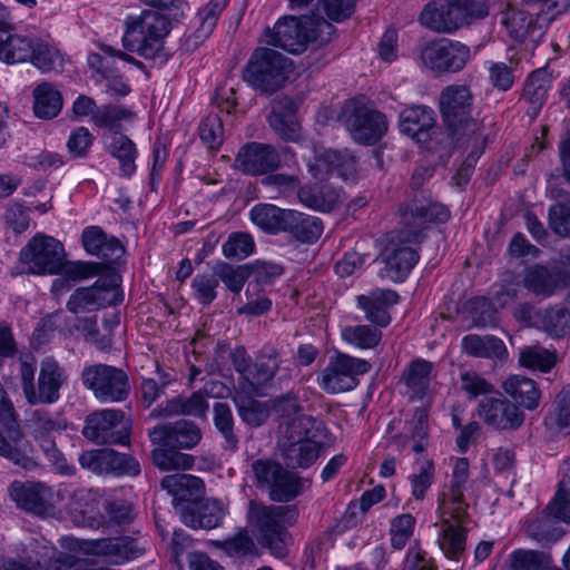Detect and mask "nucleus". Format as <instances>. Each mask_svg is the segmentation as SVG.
<instances>
[{
	"instance_id": "f257e3e1",
	"label": "nucleus",
	"mask_w": 570,
	"mask_h": 570,
	"mask_svg": "<svg viewBox=\"0 0 570 570\" xmlns=\"http://www.w3.org/2000/svg\"><path fill=\"white\" fill-rule=\"evenodd\" d=\"M400 227L386 235L381 252L384 268L381 277L404 282L420 259V245L430 224H443L450 218L446 206L425 198H413L400 205Z\"/></svg>"
},
{
	"instance_id": "f03ea898",
	"label": "nucleus",
	"mask_w": 570,
	"mask_h": 570,
	"mask_svg": "<svg viewBox=\"0 0 570 570\" xmlns=\"http://www.w3.org/2000/svg\"><path fill=\"white\" fill-rule=\"evenodd\" d=\"M469 478V461L460 458L455 461L449 491L443 494L439 507L440 527L438 543L443 553L459 561L465 551L466 530L463 523L469 519V504L464 500L465 484Z\"/></svg>"
},
{
	"instance_id": "7ed1b4c3",
	"label": "nucleus",
	"mask_w": 570,
	"mask_h": 570,
	"mask_svg": "<svg viewBox=\"0 0 570 570\" xmlns=\"http://www.w3.org/2000/svg\"><path fill=\"white\" fill-rule=\"evenodd\" d=\"M491 0H433L419 14L422 27L435 33L452 35L490 13Z\"/></svg>"
},
{
	"instance_id": "20e7f679",
	"label": "nucleus",
	"mask_w": 570,
	"mask_h": 570,
	"mask_svg": "<svg viewBox=\"0 0 570 570\" xmlns=\"http://www.w3.org/2000/svg\"><path fill=\"white\" fill-rule=\"evenodd\" d=\"M124 24L121 42L127 51L136 52L145 59H155L160 56L164 40L171 29L166 14L144 10L138 16H128Z\"/></svg>"
},
{
	"instance_id": "39448f33",
	"label": "nucleus",
	"mask_w": 570,
	"mask_h": 570,
	"mask_svg": "<svg viewBox=\"0 0 570 570\" xmlns=\"http://www.w3.org/2000/svg\"><path fill=\"white\" fill-rule=\"evenodd\" d=\"M236 393L233 401L242 421L252 426L264 424L271 415L278 421V428H309L315 425V419L302 413V407L294 397H281L273 402H261L252 396Z\"/></svg>"
},
{
	"instance_id": "423d86ee",
	"label": "nucleus",
	"mask_w": 570,
	"mask_h": 570,
	"mask_svg": "<svg viewBox=\"0 0 570 570\" xmlns=\"http://www.w3.org/2000/svg\"><path fill=\"white\" fill-rule=\"evenodd\" d=\"M473 95L465 85H449L440 94V112L448 134L461 141L479 138L482 122L472 117Z\"/></svg>"
},
{
	"instance_id": "0eeeda50",
	"label": "nucleus",
	"mask_w": 570,
	"mask_h": 570,
	"mask_svg": "<svg viewBox=\"0 0 570 570\" xmlns=\"http://www.w3.org/2000/svg\"><path fill=\"white\" fill-rule=\"evenodd\" d=\"M298 517L295 505H264L250 502L249 520L258 543L276 557L286 554L287 525Z\"/></svg>"
},
{
	"instance_id": "6e6552de",
	"label": "nucleus",
	"mask_w": 570,
	"mask_h": 570,
	"mask_svg": "<svg viewBox=\"0 0 570 570\" xmlns=\"http://www.w3.org/2000/svg\"><path fill=\"white\" fill-rule=\"evenodd\" d=\"M58 51L36 35L12 33L0 28V60L6 63L30 62L43 72L53 69Z\"/></svg>"
},
{
	"instance_id": "1a4fd4ad",
	"label": "nucleus",
	"mask_w": 570,
	"mask_h": 570,
	"mask_svg": "<svg viewBox=\"0 0 570 570\" xmlns=\"http://www.w3.org/2000/svg\"><path fill=\"white\" fill-rule=\"evenodd\" d=\"M149 438L156 445L151 452L153 463L163 471H169L193 466V456L179 450L198 444L202 434L200 430H149Z\"/></svg>"
},
{
	"instance_id": "9d476101",
	"label": "nucleus",
	"mask_w": 570,
	"mask_h": 570,
	"mask_svg": "<svg viewBox=\"0 0 570 570\" xmlns=\"http://www.w3.org/2000/svg\"><path fill=\"white\" fill-rule=\"evenodd\" d=\"M255 484L265 490L273 502L287 503L301 495L306 480L272 459H257L252 465Z\"/></svg>"
},
{
	"instance_id": "9b49d317",
	"label": "nucleus",
	"mask_w": 570,
	"mask_h": 570,
	"mask_svg": "<svg viewBox=\"0 0 570 570\" xmlns=\"http://www.w3.org/2000/svg\"><path fill=\"white\" fill-rule=\"evenodd\" d=\"M333 29V24L321 17H284L268 30L267 42L296 55L303 52L309 42L316 41L321 33H331Z\"/></svg>"
},
{
	"instance_id": "f8f14e48",
	"label": "nucleus",
	"mask_w": 570,
	"mask_h": 570,
	"mask_svg": "<svg viewBox=\"0 0 570 570\" xmlns=\"http://www.w3.org/2000/svg\"><path fill=\"white\" fill-rule=\"evenodd\" d=\"M82 386L100 403L125 402L131 392L128 373L105 363L86 364L80 373Z\"/></svg>"
},
{
	"instance_id": "ddd939ff",
	"label": "nucleus",
	"mask_w": 570,
	"mask_h": 570,
	"mask_svg": "<svg viewBox=\"0 0 570 570\" xmlns=\"http://www.w3.org/2000/svg\"><path fill=\"white\" fill-rule=\"evenodd\" d=\"M291 69L292 61L281 52L257 48L246 65L244 79L255 89L272 94L284 85Z\"/></svg>"
},
{
	"instance_id": "4468645a",
	"label": "nucleus",
	"mask_w": 570,
	"mask_h": 570,
	"mask_svg": "<svg viewBox=\"0 0 570 570\" xmlns=\"http://www.w3.org/2000/svg\"><path fill=\"white\" fill-rule=\"evenodd\" d=\"M342 119L352 138L362 145L376 144L389 129V121L383 112L354 100L344 105Z\"/></svg>"
},
{
	"instance_id": "2eb2a0df",
	"label": "nucleus",
	"mask_w": 570,
	"mask_h": 570,
	"mask_svg": "<svg viewBox=\"0 0 570 570\" xmlns=\"http://www.w3.org/2000/svg\"><path fill=\"white\" fill-rule=\"evenodd\" d=\"M63 245L56 238L35 235L20 250L19 261L29 274L55 275L63 266Z\"/></svg>"
},
{
	"instance_id": "dca6fc26",
	"label": "nucleus",
	"mask_w": 570,
	"mask_h": 570,
	"mask_svg": "<svg viewBox=\"0 0 570 570\" xmlns=\"http://www.w3.org/2000/svg\"><path fill=\"white\" fill-rule=\"evenodd\" d=\"M122 301L119 293L118 276L109 275L98 278L92 285L78 287L69 296L66 308L68 312L78 315L92 313L117 305Z\"/></svg>"
},
{
	"instance_id": "f3484780",
	"label": "nucleus",
	"mask_w": 570,
	"mask_h": 570,
	"mask_svg": "<svg viewBox=\"0 0 570 570\" xmlns=\"http://www.w3.org/2000/svg\"><path fill=\"white\" fill-rule=\"evenodd\" d=\"M371 368L366 360L338 353L330 357L325 368L317 377L318 385L327 393L337 394L351 391L358 384V376Z\"/></svg>"
},
{
	"instance_id": "a211bd4d",
	"label": "nucleus",
	"mask_w": 570,
	"mask_h": 570,
	"mask_svg": "<svg viewBox=\"0 0 570 570\" xmlns=\"http://www.w3.org/2000/svg\"><path fill=\"white\" fill-rule=\"evenodd\" d=\"M470 59L469 46L448 38L432 40L421 51L423 65L435 75L459 72Z\"/></svg>"
},
{
	"instance_id": "6ab92c4d",
	"label": "nucleus",
	"mask_w": 570,
	"mask_h": 570,
	"mask_svg": "<svg viewBox=\"0 0 570 570\" xmlns=\"http://www.w3.org/2000/svg\"><path fill=\"white\" fill-rule=\"evenodd\" d=\"M309 430H284L277 439L281 456L288 469L306 470L318 459L322 443L308 435Z\"/></svg>"
},
{
	"instance_id": "aec40b11",
	"label": "nucleus",
	"mask_w": 570,
	"mask_h": 570,
	"mask_svg": "<svg viewBox=\"0 0 570 570\" xmlns=\"http://www.w3.org/2000/svg\"><path fill=\"white\" fill-rule=\"evenodd\" d=\"M235 163L242 173L259 176L276 170L281 165V155L269 144L252 141L238 150Z\"/></svg>"
},
{
	"instance_id": "412c9836",
	"label": "nucleus",
	"mask_w": 570,
	"mask_h": 570,
	"mask_svg": "<svg viewBox=\"0 0 570 570\" xmlns=\"http://www.w3.org/2000/svg\"><path fill=\"white\" fill-rule=\"evenodd\" d=\"M569 274L559 268L534 264L523 269L522 286L537 297L549 298L568 285Z\"/></svg>"
},
{
	"instance_id": "4be33fe9",
	"label": "nucleus",
	"mask_w": 570,
	"mask_h": 570,
	"mask_svg": "<svg viewBox=\"0 0 570 570\" xmlns=\"http://www.w3.org/2000/svg\"><path fill=\"white\" fill-rule=\"evenodd\" d=\"M9 497L18 508L39 517L49 514L53 509L52 492L41 483L14 481L9 487Z\"/></svg>"
},
{
	"instance_id": "5701e85b",
	"label": "nucleus",
	"mask_w": 570,
	"mask_h": 570,
	"mask_svg": "<svg viewBox=\"0 0 570 570\" xmlns=\"http://www.w3.org/2000/svg\"><path fill=\"white\" fill-rule=\"evenodd\" d=\"M476 414L482 423L494 428H520L524 421V413L518 405L498 397L481 400Z\"/></svg>"
},
{
	"instance_id": "b1692460",
	"label": "nucleus",
	"mask_w": 570,
	"mask_h": 570,
	"mask_svg": "<svg viewBox=\"0 0 570 570\" xmlns=\"http://www.w3.org/2000/svg\"><path fill=\"white\" fill-rule=\"evenodd\" d=\"M402 134L411 137L417 144H428L435 132V114L424 105H413L403 109L399 117Z\"/></svg>"
},
{
	"instance_id": "393cba45",
	"label": "nucleus",
	"mask_w": 570,
	"mask_h": 570,
	"mask_svg": "<svg viewBox=\"0 0 570 570\" xmlns=\"http://www.w3.org/2000/svg\"><path fill=\"white\" fill-rule=\"evenodd\" d=\"M399 302V294L393 289L375 288L357 296V305L365 318L381 327L391 323L390 308Z\"/></svg>"
},
{
	"instance_id": "a878e982",
	"label": "nucleus",
	"mask_w": 570,
	"mask_h": 570,
	"mask_svg": "<svg viewBox=\"0 0 570 570\" xmlns=\"http://www.w3.org/2000/svg\"><path fill=\"white\" fill-rule=\"evenodd\" d=\"M67 381L65 370L53 357H46L41 361L38 377V391L36 397H31L30 403L51 404L59 400L60 389Z\"/></svg>"
},
{
	"instance_id": "bb28decb",
	"label": "nucleus",
	"mask_w": 570,
	"mask_h": 570,
	"mask_svg": "<svg viewBox=\"0 0 570 570\" xmlns=\"http://www.w3.org/2000/svg\"><path fill=\"white\" fill-rule=\"evenodd\" d=\"M161 487L173 495V504L181 515V509L202 499L204 482L190 474H171L161 480Z\"/></svg>"
},
{
	"instance_id": "cd10ccee",
	"label": "nucleus",
	"mask_w": 570,
	"mask_h": 570,
	"mask_svg": "<svg viewBox=\"0 0 570 570\" xmlns=\"http://www.w3.org/2000/svg\"><path fill=\"white\" fill-rule=\"evenodd\" d=\"M90 551L107 558L114 564H122L144 554L145 550L130 537L102 538L90 542Z\"/></svg>"
},
{
	"instance_id": "c85d7f7f",
	"label": "nucleus",
	"mask_w": 570,
	"mask_h": 570,
	"mask_svg": "<svg viewBox=\"0 0 570 570\" xmlns=\"http://www.w3.org/2000/svg\"><path fill=\"white\" fill-rule=\"evenodd\" d=\"M309 171L317 179L337 177L344 180L353 178L356 173V159L348 153L328 150L309 165Z\"/></svg>"
},
{
	"instance_id": "c756f323",
	"label": "nucleus",
	"mask_w": 570,
	"mask_h": 570,
	"mask_svg": "<svg viewBox=\"0 0 570 570\" xmlns=\"http://www.w3.org/2000/svg\"><path fill=\"white\" fill-rule=\"evenodd\" d=\"M225 517V509L217 500L200 499L181 509L180 520L193 529H214Z\"/></svg>"
},
{
	"instance_id": "7c9ffc66",
	"label": "nucleus",
	"mask_w": 570,
	"mask_h": 570,
	"mask_svg": "<svg viewBox=\"0 0 570 570\" xmlns=\"http://www.w3.org/2000/svg\"><path fill=\"white\" fill-rule=\"evenodd\" d=\"M268 122L272 129L285 141H298L301 126L296 118V105L288 97L274 101Z\"/></svg>"
},
{
	"instance_id": "2f4dec72",
	"label": "nucleus",
	"mask_w": 570,
	"mask_h": 570,
	"mask_svg": "<svg viewBox=\"0 0 570 570\" xmlns=\"http://www.w3.org/2000/svg\"><path fill=\"white\" fill-rule=\"evenodd\" d=\"M56 554L52 547L31 543L22 561L9 560L4 563V570H63L66 563Z\"/></svg>"
},
{
	"instance_id": "473e14b6",
	"label": "nucleus",
	"mask_w": 570,
	"mask_h": 570,
	"mask_svg": "<svg viewBox=\"0 0 570 570\" xmlns=\"http://www.w3.org/2000/svg\"><path fill=\"white\" fill-rule=\"evenodd\" d=\"M558 521L560 520L547 507L542 513L527 519L523 529L530 539L542 547H549L557 543L564 535V531Z\"/></svg>"
},
{
	"instance_id": "72a5a7b5",
	"label": "nucleus",
	"mask_w": 570,
	"mask_h": 570,
	"mask_svg": "<svg viewBox=\"0 0 570 570\" xmlns=\"http://www.w3.org/2000/svg\"><path fill=\"white\" fill-rule=\"evenodd\" d=\"M342 189L335 187L333 183L330 181L306 185L298 190V198L302 204L321 212L332 210L342 202Z\"/></svg>"
},
{
	"instance_id": "f704fd0d",
	"label": "nucleus",
	"mask_w": 570,
	"mask_h": 570,
	"mask_svg": "<svg viewBox=\"0 0 570 570\" xmlns=\"http://www.w3.org/2000/svg\"><path fill=\"white\" fill-rule=\"evenodd\" d=\"M108 154L119 161V169L125 177H131L137 167L138 150L136 144L120 131H112L104 138Z\"/></svg>"
},
{
	"instance_id": "c9c22d12",
	"label": "nucleus",
	"mask_w": 570,
	"mask_h": 570,
	"mask_svg": "<svg viewBox=\"0 0 570 570\" xmlns=\"http://www.w3.org/2000/svg\"><path fill=\"white\" fill-rule=\"evenodd\" d=\"M551 85V75L547 68L533 70L527 78L522 98L529 104L528 115L537 116L546 104Z\"/></svg>"
},
{
	"instance_id": "e433bc0d",
	"label": "nucleus",
	"mask_w": 570,
	"mask_h": 570,
	"mask_svg": "<svg viewBox=\"0 0 570 570\" xmlns=\"http://www.w3.org/2000/svg\"><path fill=\"white\" fill-rule=\"evenodd\" d=\"M284 233L291 234L295 239L312 244L323 233V223L318 217L289 209L284 220Z\"/></svg>"
},
{
	"instance_id": "4c0bfd02",
	"label": "nucleus",
	"mask_w": 570,
	"mask_h": 570,
	"mask_svg": "<svg viewBox=\"0 0 570 570\" xmlns=\"http://www.w3.org/2000/svg\"><path fill=\"white\" fill-rule=\"evenodd\" d=\"M95 508L96 501L91 490L81 488L75 490L70 495L67 511L76 525L95 528L100 524L99 520L92 514Z\"/></svg>"
},
{
	"instance_id": "58836bf2",
	"label": "nucleus",
	"mask_w": 570,
	"mask_h": 570,
	"mask_svg": "<svg viewBox=\"0 0 570 570\" xmlns=\"http://www.w3.org/2000/svg\"><path fill=\"white\" fill-rule=\"evenodd\" d=\"M502 389L507 395L527 410L532 411L539 405L541 393L531 379L512 375L503 382Z\"/></svg>"
},
{
	"instance_id": "ea45409f",
	"label": "nucleus",
	"mask_w": 570,
	"mask_h": 570,
	"mask_svg": "<svg viewBox=\"0 0 570 570\" xmlns=\"http://www.w3.org/2000/svg\"><path fill=\"white\" fill-rule=\"evenodd\" d=\"M462 350L473 357L481 358H501L507 352L503 341L499 337L478 334L465 335L462 338Z\"/></svg>"
},
{
	"instance_id": "a19ab883",
	"label": "nucleus",
	"mask_w": 570,
	"mask_h": 570,
	"mask_svg": "<svg viewBox=\"0 0 570 570\" xmlns=\"http://www.w3.org/2000/svg\"><path fill=\"white\" fill-rule=\"evenodd\" d=\"M289 209H282L273 204H258L250 209L252 222L268 234L284 233Z\"/></svg>"
},
{
	"instance_id": "79ce46f5",
	"label": "nucleus",
	"mask_w": 570,
	"mask_h": 570,
	"mask_svg": "<svg viewBox=\"0 0 570 570\" xmlns=\"http://www.w3.org/2000/svg\"><path fill=\"white\" fill-rule=\"evenodd\" d=\"M33 110L36 116L43 119H52L62 109V96L51 83L42 82L33 90Z\"/></svg>"
},
{
	"instance_id": "37998d69",
	"label": "nucleus",
	"mask_w": 570,
	"mask_h": 570,
	"mask_svg": "<svg viewBox=\"0 0 570 570\" xmlns=\"http://www.w3.org/2000/svg\"><path fill=\"white\" fill-rule=\"evenodd\" d=\"M561 469L562 476L548 508L554 517L570 525V456L563 460Z\"/></svg>"
},
{
	"instance_id": "c03bdc74",
	"label": "nucleus",
	"mask_w": 570,
	"mask_h": 570,
	"mask_svg": "<svg viewBox=\"0 0 570 570\" xmlns=\"http://www.w3.org/2000/svg\"><path fill=\"white\" fill-rule=\"evenodd\" d=\"M227 6V0H210L204 8L199 9L196 16L198 27L190 37L194 45L203 43L216 28L220 13Z\"/></svg>"
},
{
	"instance_id": "a18cd8bd",
	"label": "nucleus",
	"mask_w": 570,
	"mask_h": 570,
	"mask_svg": "<svg viewBox=\"0 0 570 570\" xmlns=\"http://www.w3.org/2000/svg\"><path fill=\"white\" fill-rule=\"evenodd\" d=\"M433 364L417 358L410 363L402 375V380L412 393V397L422 399L430 385V376Z\"/></svg>"
},
{
	"instance_id": "49530a36",
	"label": "nucleus",
	"mask_w": 570,
	"mask_h": 570,
	"mask_svg": "<svg viewBox=\"0 0 570 570\" xmlns=\"http://www.w3.org/2000/svg\"><path fill=\"white\" fill-rule=\"evenodd\" d=\"M551 563V554L540 550L515 549L508 556L510 570H548Z\"/></svg>"
},
{
	"instance_id": "de8ad7c7",
	"label": "nucleus",
	"mask_w": 570,
	"mask_h": 570,
	"mask_svg": "<svg viewBox=\"0 0 570 570\" xmlns=\"http://www.w3.org/2000/svg\"><path fill=\"white\" fill-rule=\"evenodd\" d=\"M30 451L22 430H0V455L19 464Z\"/></svg>"
},
{
	"instance_id": "09e8293b",
	"label": "nucleus",
	"mask_w": 570,
	"mask_h": 570,
	"mask_svg": "<svg viewBox=\"0 0 570 570\" xmlns=\"http://www.w3.org/2000/svg\"><path fill=\"white\" fill-rule=\"evenodd\" d=\"M543 330L553 338H561L570 333V308L563 304L547 307L541 316Z\"/></svg>"
},
{
	"instance_id": "8fccbe9b",
	"label": "nucleus",
	"mask_w": 570,
	"mask_h": 570,
	"mask_svg": "<svg viewBox=\"0 0 570 570\" xmlns=\"http://www.w3.org/2000/svg\"><path fill=\"white\" fill-rule=\"evenodd\" d=\"M504 23L510 32V36L517 41H523L527 38L541 37L538 16L535 19L525 11H512L504 19Z\"/></svg>"
},
{
	"instance_id": "3c124183",
	"label": "nucleus",
	"mask_w": 570,
	"mask_h": 570,
	"mask_svg": "<svg viewBox=\"0 0 570 570\" xmlns=\"http://www.w3.org/2000/svg\"><path fill=\"white\" fill-rule=\"evenodd\" d=\"M519 363L529 370L548 373L554 367L557 355L539 345L524 346L519 350Z\"/></svg>"
},
{
	"instance_id": "603ef678",
	"label": "nucleus",
	"mask_w": 570,
	"mask_h": 570,
	"mask_svg": "<svg viewBox=\"0 0 570 570\" xmlns=\"http://www.w3.org/2000/svg\"><path fill=\"white\" fill-rule=\"evenodd\" d=\"M278 368V354L274 350L263 352L256 357L253 363L252 374H249L250 382L255 387V393L257 392L258 386L266 385L273 381Z\"/></svg>"
},
{
	"instance_id": "864d4df0",
	"label": "nucleus",
	"mask_w": 570,
	"mask_h": 570,
	"mask_svg": "<svg viewBox=\"0 0 570 570\" xmlns=\"http://www.w3.org/2000/svg\"><path fill=\"white\" fill-rule=\"evenodd\" d=\"M212 271L218 282L222 281L235 294L242 291L245 282L250 276L248 266H233L222 261L216 262Z\"/></svg>"
},
{
	"instance_id": "5fc2aeb1",
	"label": "nucleus",
	"mask_w": 570,
	"mask_h": 570,
	"mask_svg": "<svg viewBox=\"0 0 570 570\" xmlns=\"http://www.w3.org/2000/svg\"><path fill=\"white\" fill-rule=\"evenodd\" d=\"M345 342L362 350L374 348L382 340V332L371 325H352L342 331Z\"/></svg>"
},
{
	"instance_id": "6e6d98bb",
	"label": "nucleus",
	"mask_w": 570,
	"mask_h": 570,
	"mask_svg": "<svg viewBox=\"0 0 570 570\" xmlns=\"http://www.w3.org/2000/svg\"><path fill=\"white\" fill-rule=\"evenodd\" d=\"M97 316H77L75 318L73 328L80 333L85 340L95 345L100 351L111 347V335L101 334L98 328Z\"/></svg>"
},
{
	"instance_id": "4d7b16f0",
	"label": "nucleus",
	"mask_w": 570,
	"mask_h": 570,
	"mask_svg": "<svg viewBox=\"0 0 570 570\" xmlns=\"http://www.w3.org/2000/svg\"><path fill=\"white\" fill-rule=\"evenodd\" d=\"M134 117V112L124 106L102 105L99 106L94 114V125L100 128H108L111 132L118 131L120 122L129 120Z\"/></svg>"
},
{
	"instance_id": "13d9d810",
	"label": "nucleus",
	"mask_w": 570,
	"mask_h": 570,
	"mask_svg": "<svg viewBox=\"0 0 570 570\" xmlns=\"http://www.w3.org/2000/svg\"><path fill=\"white\" fill-rule=\"evenodd\" d=\"M199 138L212 151H217L224 142V125L217 114L204 117L198 127Z\"/></svg>"
},
{
	"instance_id": "bf43d9fd",
	"label": "nucleus",
	"mask_w": 570,
	"mask_h": 570,
	"mask_svg": "<svg viewBox=\"0 0 570 570\" xmlns=\"http://www.w3.org/2000/svg\"><path fill=\"white\" fill-rule=\"evenodd\" d=\"M230 362L235 371L239 374L238 387L243 393L254 394L255 387L250 382L253 362L244 346H237L229 353Z\"/></svg>"
},
{
	"instance_id": "052dcab7",
	"label": "nucleus",
	"mask_w": 570,
	"mask_h": 570,
	"mask_svg": "<svg viewBox=\"0 0 570 570\" xmlns=\"http://www.w3.org/2000/svg\"><path fill=\"white\" fill-rule=\"evenodd\" d=\"M517 62L510 61V63H505L502 61H490L488 66L489 81L493 88L499 91H508L510 90L518 76L517 72Z\"/></svg>"
},
{
	"instance_id": "680f3d73",
	"label": "nucleus",
	"mask_w": 570,
	"mask_h": 570,
	"mask_svg": "<svg viewBox=\"0 0 570 570\" xmlns=\"http://www.w3.org/2000/svg\"><path fill=\"white\" fill-rule=\"evenodd\" d=\"M435 468L432 460L420 463L416 472L409 475L412 495L415 500H423L428 490L434 483Z\"/></svg>"
},
{
	"instance_id": "e2e57ef3",
	"label": "nucleus",
	"mask_w": 570,
	"mask_h": 570,
	"mask_svg": "<svg viewBox=\"0 0 570 570\" xmlns=\"http://www.w3.org/2000/svg\"><path fill=\"white\" fill-rule=\"evenodd\" d=\"M254 249V239L246 233H232L223 245V254L229 259H245Z\"/></svg>"
},
{
	"instance_id": "0e129e2a",
	"label": "nucleus",
	"mask_w": 570,
	"mask_h": 570,
	"mask_svg": "<svg viewBox=\"0 0 570 570\" xmlns=\"http://www.w3.org/2000/svg\"><path fill=\"white\" fill-rule=\"evenodd\" d=\"M415 518L410 513L395 517L391 521V546L396 549H403L410 538L413 535Z\"/></svg>"
},
{
	"instance_id": "69168bd1",
	"label": "nucleus",
	"mask_w": 570,
	"mask_h": 570,
	"mask_svg": "<svg viewBox=\"0 0 570 570\" xmlns=\"http://www.w3.org/2000/svg\"><path fill=\"white\" fill-rule=\"evenodd\" d=\"M227 556L233 558L246 557L255 551V543L246 529L218 543Z\"/></svg>"
},
{
	"instance_id": "338daca9",
	"label": "nucleus",
	"mask_w": 570,
	"mask_h": 570,
	"mask_svg": "<svg viewBox=\"0 0 570 570\" xmlns=\"http://www.w3.org/2000/svg\"><path fill=\"white\" fill-rule=\"evenodd\" d=\"M104 511L109 521L118 525L129 524L135 518L132 504L124 499L106 500Z\"/></svg>"
},
{
	"instance_id": "774afa93",
	"label": "nucleus",
	"mask_w": 570,
	"mask_h": 570,
	"mask_svg": "<svg viewBox=\"0 0 570 570\" xmlns=\"http://www.w3.org/2000/svg\"><path fill=\"white\" fill-rule=\"evenodd\" d=\"M550 228L561 237H570V207L557 203L549 207L548 212Z\"/></svg>"
}]
</instances>
